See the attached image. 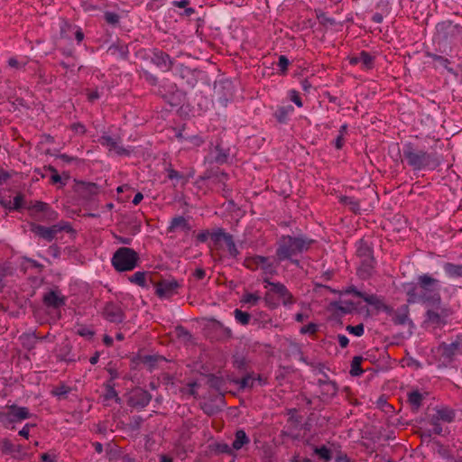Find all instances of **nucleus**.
Masks as SVG:
<instances>
[{
	"label": "nucleus",
	"instance_id": "nucleus-1",
	"mask_svg": "<svg viewBox=\"0 0 462 462\" xmlns=\"http://www.w3.org/2000/svg\"><path fill=\"white\" fill-rule=\"evenodd\" d=\"M418 281L419 291H417L418 289L414 287L407 292L410 296L409 301L415 302L421 300L439 306L440 304V296L439 293V282L427 274L420 276Z\"/></svg>",
	"mask_w": 462,
	"mask_h": 462
},
{
	"label": "nucleus",
	"instance_id": "nucleus-2",
	"mask_svg": "<svg viewBox=\"0 0 462 462\" xmlns=\"http://www.w3.org/2000/svg\"><path fill=\"white\" fill-rule=\"evenodd\" d=\"M313 240L304 237H293L291 236H282L279 241L276 252L280 261L291 259L293 255L307 251Z\"/></svg>",
	"mask_w": 462,
	"mask_h": 462
},
{
	"label": "nucleus",
	"instance_id": "nucleus-3",
	"mask_svg": "<svg viewBox=\"0 0 462 462\" xmlns=\"http://www.w3.org/2000/svg\"><path fill=\"white\" fill-rule=\"evenodd\" d=\"M403 156L413 170H421L427 167L434 168L439 163L433 154L415 150L411 143L405 145Z\"/></svg>",
	"mask_w": 462,
	"mask_h": 462
},
{
	"label": "nucleus",
	"instance_id": "nucleus-4",
	"mask_svg": "<svg viewBox=\"0 0 462 462\" xmlns=\"http://www.w3.org/2000/svg\"><path fill=\"white\" fill-rule=\"evenodd\" d=\"M5 410L0 411V424L9 430H14L16 423H20L32 416L27 407L16 404H6Z\"/></svg>",
	"mask_w": 462,
	"mask_h": 462
},
{
	"label": "nucleus",
	"instance_id": "nucleus-5",
	"mask_svg": "<svg viewBox=\"0 0 462 462\" xmlns=\"http://www.w3.org/2000/svg\"><path fill=\"white\" fill-rule=\"evenodd\" d=\"M139 261L138 254L132 248L120 247L112 257V264L117 272H127L134 270Z\"/></svg>",
	"mask_w": 462,
	"mask_h": 462
},
{
	"label": "nucleus",
	"instance_id": "nucleus-6",
	"mask_svg": "<svg viewBox=\"0 0 462 462\" xmlns=\"http://www.w3.org/2000/svg\"><path fill=\"white\" fill-rule=\"evenodd\" d=\"M31 231L34 233L36 236L49 242L52 241L55 238L56 235L61 231H65L67 233H75V230L68 222H60L50 227L32 223Z\"/></svg>",
	"mask_w": 462,
	"mask_h": 462
},
{
	"label": "nucleus",
	"instance_id": "nucleus-7",
	"mask_svg": "<svg viewBox=\"0 0 462 462\" xmlns=\"http://www.w3.org/2000/svg\"><path fill=\"white\" fill-rule=\"evenodd\" d=\"M155 294L161 299H169L175 295L180 283L174 279L162 280L155 283Z\"/></svg>",
	"mask_w": 462,
	"mask_h": 462
},
{
	"label": "nucleus",
	"instance_id": "nucleus-8",
	"mask_svg": "<svg viewBox=\"0 0 462 462\" xmlns=\"http://www.w3.org/2000/svg\"><path fill=\"white\" fill-rule=\"evenodd\" d=\"M103 316L110 322L120 323L123 321L124 313L120 307L113 302H108L104 308Z\"/></svg>",
	"mask_w": 462,
	"mask_h": 462
},
{
	"label": "nucleus",
	"instance_id": "nucleus-9",
	"mask_svg": "<svg viewBox=\"0 0 462 462\" xmlns=\"http://www.w3.org/2000/svg\"><path fill=\"white\" fill-rule=\"evenodd\" d=\"M76 181L75 190L80 196L86 199H90L91 196L97 195L98 193V186L94 182H86V181Z\"/></svg>",
	"mask_w": 462,
	"mask_h": 462
},
{
	"label": "nucleus",
	"instance_id": "nucleus-10",
	"mask_svg": "<svg viewBox=\"0 0 462 462\" xmlns=\"http://www.w3.org/2000/svg\"><path fill=\"white\" fill-rule=\"evenodd\" d=\"M266 282L272 287V291L277 293L280 296L284 305H291L294 302L292 295L283 284L267 281Z\"/></svg>",
	"mask_w": 462,
	"mask_h": 462
},
{
	"label": "nucleus",
	"instance_id": "nucleus-11",
	"mask_svg": "<svg viewBox=\"0 0 462 462\" xmlns=\"http://www.w3.org/2000/svg\"><path fill=\"white\" fill-rule=\"evenodd\" d=\"M42 301L47 307H51L54 309H58L65 305V298L58 295V293L54 291H50L45 293Z\"/></svg>",
	"mask_w": 462,
	"mask_h": 462
},
{
	"label": "nucleus",
	"instance_id": "nucleus-12",
	"mask_svg": "<svg viewBox=\"0 0 462 462\" xmlns=\"http://www.w3.org/2000/svg\"><path fill=\"white\" fill-rule=\"evenodd\" d=\"M152 63L162 70H168L171 68L169 56L162 51L153 52Z\"/></svg>",
	"mask_w": 462,
	"mask_h": 462
},
{
	"label": "nucleus",
	"instance_id": "nucleus-13",
	"mask_svg": "<svg viewBox=\"0 0 462 462\" xmlns=\"http://www.w3.org/2000/svg\"><path fill=\"white\" fill-rule=\"evenodd\" d=\"M190 229L188 220L184 217H176L172 218L171 225L169 226V230L171 232H178L182 231L186 232Z\"/></svg>",
	"mask_w": 462,
	"mask_h": 462
},
{
	"label": "nucleus",
	"instance_id": "nucleus-14",
	"mask_svg": "<svg viewBox=\"0 0 462 462\" xmlns=\"http://www.w3.org/2000/svg\"><path fill=\"white\" fill-rule=\"evenodd\" d=\"M351 64L361 63L365 69H370L374 63V58L367 52L362 51L358 56L350 58Z\"/></svg>",
	"mask_w": 462,
	"mask_h": 462
},
{
	"label": "nucleus",
	"instance_id": "nucleus-15",
	"mask_svg": "<svg viewBox=\"0 0 462 462\" xmlns=\"http://www.w3.org/2000/svg\"><path fill=\"white\" fill-rule=\"evenodd\" d=\"M175 333H176V337L179 340V344H183V345L197 344L195 342V339L193 338L192 335L187 329H185L183 327H177Z\"/></svg>",
	"mask_w": 462,
	"mask_h": 462
},
{
	"label": "nucleus",
	"instance_id": "nucleus-16",
	"mask_svg": "<svg viewBox=\"0 0 462 462\" xmlns=\"http://www.w3.org/2000/svg\"><path fill=\"white\" fill-rule=\"evenodd\" d=\"M100 143L103 145L107 146L109 150H114L118 155L128 154L127 150L119 146L117 143L108 135L102 136L100 139Z\"/></svg>",
	"mask_w": 462,
	"mask_h": 462
},
{
	"label": "nucleus",
	"instance_id": "nucleus-17",
	"mask_svg": "<svg viewBox=\"0 0 462 462\" xmlns=\"http://www.w3.org/2000/svg\"><path fill=\"white\" fill-rule=\"evenodd\" d=\"M330 308L332 310H339L342 313H349L352 310H356V307L354 304V302L350 300H339L331 302Z\"/></svg>",
	"mask_w": 462,
	"mask_h": 462
},
{
	"label": "nucleus",
	"instance_id": "nucleus-18",
	"mask_svg": "<svg viewBox=\"0 0 462 462\" xmlns=\"http://www.w3.org/2000/svg\"><path fill=\"white\" fill-rule=\"evenodd\" d=\"M210 156L211 162H215L217 163H224L228 158V153L226 150L221 148L220 145H217L210 152Z\"/></svg>",
	"mask_w": 462,
	"mask_h": 462
},
{
	"label": "nucleus",
	"instance_id": "nucleus-19",
	"mask_svg": "<svg viewBox=\"0 0 462 462\" xmlns=\"http://www.w3.org/2000/svg\"><path fill=\"white\" fill-rule=\"evenodd\" d=\"M149 168H151L150 172L153 173L154 178L152 180L153 182L157 180V178L160 180L162 175H163L167 171L166 163L162 159L157 160L153 168H152L151 164L149 165Z\"/></svg>",
	"mask_w": 462,
	"mask_h": 462
},
{
	"label": "nucleus",
	"instance_id": "nucleus-20",
	"mask_svg": "<svg viewBox=\"0 0 462 462\" xmlns=\"http://www.w3.org/2000/svg\"><path fill=\"white\" fill-rule=\"evenodd\" d=\"M373 262L374 260L373 259H364L360 267L358 268V275L362 278V279H366L368 278L371 273H372V271H373Z\"/></svg>",
	"mask_w": 462,
	"mask_h": 462
},
{
	"label": "nucleus",
	"instance_id": "nucleus-21",
	"mask_svg": "<svg viewBox=\"0 0 462 462\" xmlns=\"http://www.w3.org/2000/svg\"><path fill=\"white\" fill-rule=\"evenodd\" d=\"M262 385L263 383V379L258 375L248 374L240 381L241 388H252L256 384Z\"/></svg>",
	"mask_w": 462,
	"mask_h": 462
},
{
	"label": "nucleus",
	"instance_id": "nucleus-22",
	"mask_svg": "<svg viewBox=\"0 0 462 462\" xmlns=\"http://www.w3.org/2000/svg\"><path fill=\"white\" fill-rule=\"evenodd\" d=\"M362 299L369 305L374 306L376 310H384L386 306L383 300L374 294L364 293Z\"/></svg>",
	"mask_w": 462,
	"mask_h": 462
},
{
	"label": "nucleus",
	"instance_id": "nucleus-23",
	"mask_svg": "<svg viewBox=\"0 0 462 462\" xmlns=\"http://www.w3.org/2000/svg\"><path fill=\"white\" fill-rule=\"evenodd\" d=\"M444 271L451 278L462 277V264L447 263L444 264Z\"/></svg>",
	"mask_w": 462,
	"mask_h": 462
},
{
	"label": "nucleus",
	"instance_id": "nucleus-24",
	"mask_svg": "<svg viewBox=\"0 0 462 462\" xmlns=\"http://www.w3.org/2000/svg\"><path fill=\"white\" fill-rule=\"evenodd\" d=\"M448 315V312L444 309H441L440 312H439L438 310H429L427 311V320L433 324H439L441 321V318L447 317Z\"/></svg>",
	"mask_w": 462,
	"mask_h": 462
},
{
	"label": "nucleus",
	"instance_id": "nucleus-25",
	"mask_svg": "<svg viewBox=\"0 0 462 462\" xmlns=\"http://www.w3.org/2000/svg\"><path fill=\"white\" fill-rule=\"evenodd\" d=\"M23 202H24L23 194L18 193L14 199L13 205H12L11 201H8L7 203L1 201V204L6 208L13 209V210H19L24 207Z\"/></svg>",
	"mask_w": 462,
	"mask_h": 462
},
{
	"label": "nucleus",
	"instance_id": "nucleus-26",
	"mask_svg": "<svg viewBox=\"0 0 462 462\" xmlns=\"http://www.w3.org/2000/svg\"><path fill=\"white\" fill-rule=\"evenodd\" d=\"M208 327L215 329L217 332H219L220 336L222 337H230L231 331L229 328H225L222 323L216 319H208Z\"/></svg>",
	"mask_w": 462,
	"mask_h": 462
},
{
	"label": "nucleus",
	"instance_id": "nucleus-27",
	"mask_svg": "<svg viewBox=\"0 0 462 462\" xmlns=\"http://www.w3.org/2000/svg\"><path fill=\"white\" fill-rule=\"evenodd\" d=\"M249 442V439L246 436L245 432L242 430H237L236 433V439L233 441V448L238 450L240 449L244 445L247 444Z\"/></svg>",
	"mask_w": 462,
	"mask_h": 462
},
{
	"label": "nucleus",
	"instance_id": "nucleus-28",
	"mask_svg": "<svg viewBox=\"0 0 462 462\" xmlns=\"http://www.w3.org/2000/svg\"><path fill=\"white\" fill-rule=\"evenodd\" d=\"M423 400V395L419 391H412L408 393V401L411 407L415 410H418Z\"/></svg>",
	"mask_w": 462,
	"mask_h": 462
},
{
	"label": "nucleus",
	"instance_id": "nucleus-29",
	"mask_svg": "<svg viewBox=\"0 0 462 462\" xmlns=\"http://www.w3.org/2000/svg\"><path fill=\"white\" fill-rule=\"evenodd\" d=\"M339 200L344 205L348 206L349 208L354 213H358L359 212V210H360L359 202L357 200H356L355 199L350 198V197H346V196H342V197H340Z\"/></svg>",
	"mask_w": 462,
	"mask_h": 462
},
{
	"label": "nucleus",
	"instance_id": "nucleus-30",
	"mask_svg": "<svg viewBox=\"0 0 462 462\" xmlns=\"http://www.w3.org/2000/svg\"><path fill=\"white\" fill-rule=\"evenodd\" d=\"M27 208L31 212V215L34 216L36 212H47L49 205L42 201H35L33 204L28 206Z\"/></svg>",
	"mask_w": 462,
	"mask_h": 462
},
{
	"label": "nucleus",
	"instance_id": "nucleus-31",
	"mask_svg": "<svg viewBox=\"0 0 462 462\" xmlns=\"http://www.w3.org/2000/svg\"><path fill=\"white\" fill-rule=\"evenodd\" d=\"M236 320L241 325H247L251 320V315L236 309L234 311Z\"/></svg>",
	"mask_w": 462,
	"mask_h": 462
},
{
	"label": "nucleus",
	"instance_id": "nucleus-32",
	"mask_svg": "<svg viewBox=\"0 0 462 462\" xmlns=\"http://www.w3.org/2000/svg\"><path fill=\"white\" fill-rule=\"evenodd\" d=\"M428 56L432 58V60L435 62V66L436 67L440 66V67H443V68L447 69L450 72L453 71V69L448 68V63H449L448 59H446V58H444L442 56H439V55H435V54H430V53H429Z\"/></svg>",
	"mask_w": 462,
	"mask_h": 462
},
{
	"label": "nucleus",
	"instance_id": "nucleus-33",
	"mask_svg": "<svg viewBox=\"0 0 462 462\" xmlns=\"http://www.w3.org/2000/svg\"><path fill=\"white\" fill-rule=\"evenodd\" d=\"M361 361H362V357L356 356L353 358L352 363H351V370H350V374L353 376H358L363 373V370L360 368Z\"/></svg>",
	"mask_w": 462,
	"mask_h": 462
},
{
	"label": "nucleus",
	"instance_id": "nucleus-34",
	"mask_svg": "<svg viewBox=\"0 0 462 462\" xmlns=\"http://www.w3.org/2000/svg\"><path fill=\"white\" fill-rule=\"evenodd\" d=\"M224 241L227 246L229 254L233 257L237 256L239 252H238V250L236 246V244L233 240V236L231 235H229L228 236H226V239Z\"/></svg>",
	"mask_w": 462,
	"mask_h": 462
},
{
	"label": "nucleus",
	"instance_id": "nucleus-35",
	"mask_svg": "<svg viewBox=\"0 0 462 462\" xmlns=\"http://www.w3.org/2000/svg\"><path fill=\"white\" fill-rule=\"evenodd\" d=\"M260 300V296L255 293H245L241 300L242 302L255 306Z\"/></svg>",
	"mask_w": 462,
	"mask_h": 462
},
{
	"label": "nucleus",
	"instance_id": "nucleus-36",
	"mask_svg": "<svg viewBox=\"0 0 462 462\" xmlns=\"http://www.w3.org/2000/svg\"><path fill=\"white\" fill-rule=\"evenodd\" d=\"M314 452L320 457L322 458L323 460L325 461H328L331 459V452L330 450L325 447V446H322V447H319V448H314Z\"/></svg>",
	"mask_w": 462,
	"mask_h": 462
},
{
	"label": "nucleus",
	"instance_id": "nucleus-37",
	"mask_svg": "<svg viewBox=\"0 0 462 462\" xmlns=\"http://www.w3.org/2000/svg\"><path fill=\"white\" fill-rule=\"evenodd\" d=\"M128 280L133 283L144 287V272H137L134 275L129 276Z\"/></svg>",
	"mask_w": 462,
	"mask_h": 462
},
{
	"label": "nucleus",
	"instance_id": "nucleus-38",
	"mask_svg": "<svg viewBox=\"0 0 462 462\" xmlns=\"http://www.w3.org/2000/svg\"><path fill=\"white\" fill-rule=\"evenodd\" d=\"M393 320L397 324H405L408 321L407 308L396 312Z\"/></svg>",
	"mask_w": 462,
	"mask_h": 462
},
{
	"label": "nucleus",
	"instance_id": "nucleus-39",
	"mask_svg": "<svg viewBox=\"0 0 462 462\" xmlns=\"http://www.w3.org/2000/svg\"><path fill=\"white\" fill-rule=\"evenodd\" d=\"M357 254L361 257H364V259H373L371 257L370 248L366 245H364L362 242H360V245L357 248Z\"/></svg>",
	"mask_w": 462,
	"mask_h": 462
},
{
	"label": "nucleus",
	"instance_id": "nucleus-40",
	"mask_svg": "<svg viewBox=\"0 0 462 462\" xmlns=\"http://www.w3.org/2000/svg\"><path fill=\"white\" fill-rule=\"evenodd\" d=\"M346 127H347L346 125H343L340 127L339 134L337 135V137L335 141V146L337 147V149H341L344 145V137L346 133Z\"/></svg>",
	"mask_w": 462,
	"mask_h": 462
},
{
	"label": "nucleus",
	"instance_id": "nucleus-41",
	"mask_svg": "<svg viewBox=\"0 0 462 462\" xmlns=\"http://www.w3.org/2000/svg\"><path fill=\"white\" fill-rule=\"evenodd\" d=\"M72 28V25L66 21L65 19L61 20L60 24V38H68V32L70 31Z\"/></svg>",
	"mask_w": 462,
	"mask_h": 462
},
{
	"label": "nucleus",
	"instance_id": "nucleus-42",
	"mask_svg": "<svg viewBox=\"0 0 462 462\" xmlns=\"http://www.w3.org/2000/svg\"><path fill=\"white\" fill-rule=\"evenodd\" d=\"M69 393V387L64 384L56 387L53 391V394L59 398H65Z\"/></svg>",
	"mask_w": 462,
	"mask_h": 462
},
{
	"label": "nucleus",
	"instance_id": "nucleus-43",
	"mask_svg": "<svg viewBox=\"0 0 462 462\" xmlns=\"http://www.w3.org/2000/svg\"><path fill=\"white\" fill-rule=\"evenodd\" d=\"M105 20L107 23L115 25L119 22V15L116 13H105Z\"/></svg>",
	"mask_w": 462,
	"mask_h": 462
},
{
	"label": "nucleus",
	"instance_id": "nucleus-44",
	"mask_svg": "<svg viewBox=\"0 0 462 462\" xmlns=\"http://www.w3.org/2000/svg\"><path fill=\"white\" fill-rule=\"evenodd\" d=\"M346 329L350 333H352V334H354L356 336H358V337L363 335V333H364V326H363V324H359V325H356V326H347Z\"/></svg>",
	"mask_w": 462,
	"mask_h": 462
},
{
	"label": "nucleus",
	"instance_id": "nucleus-45",
	"mask_svg": "<svg viewBox=\"0 0 462 462\" xmlns=\"http://www.w3.org/2000/svg\"><path fill=\"white\" fill-rule=\"evenodd\" d=\"M289 109L285 107H280L275 113V116L279 122H284L287 118Z\"/></svg>",
	"mask_w": 462,
	"mask_h": 462
},
{
	"label": "nucleus",
	"instance_id": "nucleus-46",
	"mask_svg": "<svg viewBox=\"0 0 462 462\" xmlns=\"http://www.w3.org/2000/svg\"><path fill=\"white\" fill-rule=\"evenodd\" d=\"M229 234L224 232L222 229H218L211 234V237L214 241L218 242L220 240H225L226 236H228Z\"/></svg>",
	"mask_w": 462,
	"mask_h": 462
},
{
	"label": "nucleus",
	"instance_id": "nucleus-47",
	"mask_svg": "<svg viewBox=\"0 0 462 462\" xmlns=\"http://www.w3.org/2000/svg\"><path fill=\"white\" fill-rule=\"evenodd\" d=\"M35 427V424L26 423L18 432L19 436L28 439L31 428Z\"/></svg>",
	"mask_w": 462,
	"mask_h": 462
},
{
	"label": "nucleus",
	"instance_id": "nucleus-48",
	"mask_svg": "<svg viewBox=\"0 0 462 462\" xmlns=\"http://www.w3.org/2000/svg\"><path fill=\"white\" fill-rule=\"evenodd\" d=\"M27 339L28 344L32 346H36L42 343V338L37 337L34 334H29L24 337Z\"/></svg>",
	"mask_w": 462,
	"mask_h": 462
},
{
	"label": "nucleus",
	"instance_id": "nucleus-49",
	"mask_svg": "<svg viewBox=\"0 0 462 462\" xmlns=\"http://www.w3.org/2000/svg\"><path fill=\"white\" fill-rule=\"evenodd\" d=\"M78 334L82 336V337H86L89 339H91L94 335H95V332L93 330H90L87 328H82L78 330Z\"/></svg>",
	"mask_w": 462,
	"mask_h": 462
},
{
	"label": "nucleus",
	"instance_id": "nucleus-50",
	"mask_svg": "<svg viewBox=\"0 0 462 462\" xmlns=\"http://www.w3.org/2000/svg\"><path fill=\"white\" fill-rule=\"evenodd\" d=\"M167 177L171 180H177V181H179L180 180H181L183 178V176L181 174H180L178 171H176L174 170H169Z\"/></svg>",
	"mask_w": 462,
	"mask_h": 462
},
{
	"label": "nucleus",
	"instance_id": "nucleus-51",
	"mask_svg": "<svg viewBox=\"0 0 462 462\" xmlns=\"http://www.w3.org/2000/svg\"><path fill=\"white\" fill-rule=\"evenodd\" d=\"M278 65L281 68V69L284 72L289 65L288 59L283 55L280 56Z\"/></svg>",
	"mask_w": 462,
	"mask_h": 462
},
{
	"label": "nucleus",
	"instance_id": "nucleus-52",
	"mask_svg": "<svg viewBox=\"0 0 462 462\" xmlns=\"http://www.w3.org/2000/svg\"><path fill=\"white\" fill-rule=\"evenodd\" d=\"M317 326L315 324H309L308 326L302 327L300 328V332L305 333H314L316 331Z\"/></svg>",
	"mask_w": 462,
	"mask_h": 462
},
{
	"label": "nucleus",
	"instance_id": "nucleus-53",
	"mask_svg": "<svg viewBox=\"0 0 462 462\" xmlns=\"http://www.w3.org/2000/svg\"><path fill=\"white\" fill-rule=\"evenodd\" d=\"M234 365L237 368H243L245 365V359L243 356H235Z\"/></svg>",
	"mask_w": 462,
	"mask_h": 462
},
{
	"label": "nucleus",
	"instance_id": "nucleus-54",
	"mask_svg": "<svg viewBox=\"0 0 462 462\" xmlns=\"http://www.w3.org/2000/svg\"><path fill=\"white\" fill-rule=\"evenodd\" d=\"M23 260L26 261L27 263H30L33 267L39 269L40 271H42L43 269V265L42 263H39L37 261H35L32 258L24 256Z\"/></svg>",
	"mask_w": 462,
	"mask_h": 462
},
{
	"label": "nucleus",
	"instance_id": "nucleus-55",
	"mask_svg": "<svg viewBox=\"0 0 462 462\" xmlns=\"http://www.w3.org/2000/svg\"><path fill=\"white\" fill-rule=\"evenodd\" d=\"M215 180L225 186V181L227 180V175L225 172H219L215 175Z\"/></svg>",
	"mask_w": 462,
	"mask_h": 462
},
{
	"label": "nucleus",
	"instance_id": "nucleus-56",
	"mask_svg": "<svg viewBox=\"0 0 462 462\" xmlns=\"http://www.w3.org/2000/svg\"><path fill=\"white\" fill-rule=\"evenodd\" d=\"M71 128H72V130H74L76 132L79 131L81 134H85L86 133L85 126L82 124H80V123H74L71 125Z\"/></svg>",
	"mask_w": 462,
	"mask_h": 462
},
{
	"label": "nucleus",
	"instance_id": "nucleus-57",
	"mask_svg": "<svg viewBox=\"0 0 462 462\" xmlns=\"http://www.w3.org/2000/svg\"><path fill=\"white\" fill-rule=\"evenodd\" d=\"M291 101L294 102L297 105V106H302L301 100L296 91L291 92Z\"/></svg>",
	"mask_w": 462,
	"mask_h": 462
},
{
	"label": "nucleus",
	"instance_id": "nucleus-58",
	"mask_svg": "<svg viewBox=\"0 0 462 462\" xmlns=\"http://www.w3.org/2000/svg\"><path fill=\"white\" fill-rule=\"evenodd\" d=\"M51 180L52 183H61L62 185H65V182L62 181V177L57 172L51 175Z\"/></svg>",
	"mask_w": 462,
	"mask_h": 462
},
{
	"label": "nucleus",
	"instance_id": "nucleus-59",
	"mask_svg": "<svg viewBox=\"0 0 462 462\" xmlns=\"http://www.w3.org/2000/svg\"><path fill=\"white\" fill-rule=\"evenodd\" d=\"M194 276L198 279V280H202L205 276H206V272L205 270H203L202 268H198L195 270L194 272Z\"/></svg>",
	"mask_w": 462,
	"mask_h": 462
},
{
	"label": "nucleus",
	"instance_id": "nucleus-60",
	"mask_svg": "<svg viewBox=\"0 0 462 462\" xmlns=\"http://www.w3.org/2000/svg\"><path fill=\"white\" fill-rule=\"evenodd\" d=\"M345 293H353V294H355L356 296L360 297V298H362V297H363V294H364L362 291H357V290H356L355 287H353V286H352V287L347 288V289L345 291Z\"/></svg>",
	"mask_w": 462,
	"mask_h": 462
},
{
	"label": "nucleus",
	"instance_id": "nucleus-61",
	"mask_svg": "<svg viewBox=\"0 0 462 462\" xmlns=\"http://www.w3.org/2000/svg\"><path fill=\"white\" fill-rule=\"evenodd\" d=\"M337 340L341 346H346L349 342L348 338L345 335H338Z\"/></svg>",
	"mask_w": 462,
	"mask_h": 462
},
{
	"label": "nucleus",
	"instance_id": "nucleus-62",
	"mask_svg": "<svg viewBox=\"0 0 462 462\" xmlns=\"http://www.w3.org/2000/svg\"><path fill=\"white\" fill-rule=\"evenodd\" d=\"M116 390L112 386L108 385L106 387V398L107 399H111V398L116 397Z\"/></svg>",
	"mask_w": 462,
	"mask_h": 462
},
{
	"label": "nucleus",
	"instance_id": "nucleus-63",
	"mask_svg": "<svg viewBox=\"0 0 462 462\" xmlns=\"http://www.w3.org/2000/svg\"><path fill=\"white\" fill-rule=\"evenodd\" d=\"M41 457H42V460L43 462H54V461H55L54 457H51V456L50 454H48V453H43V454H42Z\"/></svg>",
	"mask_w": 462,
	"mask_h": 462
},
{
	"label": "nucleus",
	"instance_id": "nucleus-64",
	"mask_svg": "<svg viewBox=\"0 0 462 462\" xmlns=\"http://www.w3.org/2000/svg\"><path fill=\"white\" fill-rule=\"evenodd\" d=\"M442 346H447V345H443ZM448 346H462V337H458L457 340L451 342Z\"/></svg>",
	"mask_w": 462,
	"mask_h": 462
}]
</instances>
